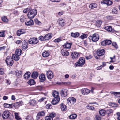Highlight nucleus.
<instances>
[{
  "label": "nucleus",
  "instance_id": "obj_17",
  "mask_svg": "<svg viewBox=\"0 0 120 120\" xmlns=\"http://www.w3.org/2000/svg\"><path fill=\"white\" fill-rule=\"evenodd\" d=\"M57 22L59 25L61 26H63L65 23L64 20L62 18L59 19L58 20Z\"/></svg>",
  "mask_w": 120,
  "mask_h": 120
},
{
  "label": "nucleus",
  "instance_id": "obj_43",
  "mask_svg": "<svg viewBox=\"0 0 120 120\" xmlns=\"http://www.w3.org/2000/svg\"><path fill=\"white\" fill-rule=\"evenodd\" d=\"M106 112V113L108 115H109L113 111L112 109H107Z\"/></svg>",
  "mask_w": 120,
  "mask_h": 120
},
{
  "label": "nucleus",
  "instance_id": "obj_3",
  "mask_svg": "<svg viewBox=\"0 0 120 120\" xmlns=\"http://www.w3.org/2000/svg\"><path fill=\"white\" fill-rule=\"evenodd\" d=\"M85 62V59L83 57H81L79 58L78 61L75 63V66L76 67H82L84 65Z\"/></svg>",
  "mask_w": 120,
  "mask_h": 120
},
{
  "label": "nucleus",
  "instance_id": "obj_35",
  "mask_svg": "<svg viewBox=\"0 0 120 120\" xmlns=\"http://www.w3.org/2000/svg\"><path fill=\"white\" fill-rule=\"evenodd\" d=\"M22 52V51L21 50L19 49H17L15 51V54L19 56L21 55Z\"/></svg>",
  "mask_w": 120,
  "mask_h": 120
},
{
  "label": "nucleus",
  "instance_id": "obj_1",
  "mask_svg": "<svg viewBox=\"0 0 120 120\" xmlns=\"http://www.w3.org/2000/svg\"><path fill=\"white\" fill-rule=\"evenodd\" d=\"M59 94L58 92L54 91L52 93V95L54 98L52 100L51 103L53 105H55L57 103L60 101V98L59 96Z\"/></svg>",
  "mask_w": 120,
  "mask_h": 120
},
{
  "label": "nucleus",
  "instance_id": "obj_23",
  "mask_svg": "<svg viewBox=\"0 0 120 120\" xmlns=\"http://www.w3.org/2000/svg\"><path fill=\"white\" fill-rule=\"evenodd\" d=\"M34 24L33 21L31 19H30L29 21L25 22V24L27 26L32 25Z\"/></svg>",
  "mask_w": 120,
  "mask_h": 120
},
{
  "label": "nucleus",
  "instance_id": "obj_4",
  "mask_svg": "<svg viewBox=\"0 0 120 120\" xmlns=\"http://www.w3.org/2000/svg\"><path fill=\"white\" fill-rule=\"evenodd\" d=\"M89 40H92L94 42H96L98 41L99 39L98 35L96 33H94L92 35H91L89 37Z\"/></svg>",
  "mask_w": 120,
  "mask_h": 120
},
{
  "label": "nucleus",
  "instance_id": "obj_22",
  "mask_svg": "<svg viewBox=\"0 0 120 120\" xmlns=\"http://www.w3.org/2000/svg\"><path fill=\"white\" fill-rule=\"evenodd\" d=\"M38 73L36 71H34L32 73L31 76L33 78L36 79L38 77Z\"/></svg>",
  "mask_w": 120,
  "mask_h": 120
},
{
  "label": "nucleus",
  "instance_id": "obj_12",
  "mask_svg": "<svg viewBox=\"0 0 120 120\" xmlns=\"http://www.w3.org/2000/svg\"><path fill=\"white\" fill-rule=\"evenodd\" d=\"M37 104V102L35 100L32 99L29 101L28 104L30 106H34L36 105Z\"/></svg>",
  "mask_w": 120,
  "mask_h": 120
},
{
  "label": "nucleus",
  "instance_id": "obj_14",
  "mask_svg": "<svg viewBox=\"0 0 120 120\" xmlns=\"http://www.w3.org/2000/svg\"><path fill=\"white\" fill-rule=\"evenodd\" d=\"M96 53L98 56H101L104 55L105 53V51L104 49L98 50L96 52Z\"/></svg>",
  "mask_w": 120,
  "mask_h": 120
},
{
  "label": "nucleus",
  "instance_id": "obj_7",
  "mask_svg": "<svg viewBox=\"0 0 120 120\" xmlns=\"http://www.w3.org/2000/svg\"><path fill=\"white\" fill-rule=\"evenodd\" d=\"M28 42L30 44H36L38 43V40L36 38H32L28 40Z\"/></svg>",
  "mask_w": 120,
  "mask_h": 120
},
{
  "label": "nucleus",
  "instance_id": "obj_58",
  "mask_svg": "<svg viewBox=\"0 0 120 120\" xmlns=\"http://www.w3.org/2000/svg\"><path fill=\"white\" fill-rule=\"evenodd\" d=\"M46 99V98L45 97H42L38 100V101L39 102H41L42 101H44Z\"/></svg>",
  "mask_w": 120,
  "mask_h": 120
},
{
  "label": "nucleus",
  "instance_id": "obj_52",
  "mask_svg": "<svg viewBox=\"0 0 120 120\" xmlns=\"http://www.w3.org/2000/svg\"><path fill=\"white\" fill-rule=\"evenodd\" d=\"M31 9V8H28L26 9H25L23 10V13H27V12H28Z\"/></svg>",
  "mask_w": 120,
  "mask_h": 120
},
{
  "label": "nucleus",
  "instance_id": "obj_26",
  "mask_svg": "<svg viewBox=\"0 0 120 120\" xmlns=\"http://www.w3.org/2000/svg\"><path fill=\"white\" fill-rule=\"evenodd\" d=\"M19 55L17 54H14L13 55L12 58L15 60L18 61L19 59Z\"/></svg>",
  "mask_w": 120,
  "mask_h": 120
},
{
  "label": "nucleus",
  "instance_id": "obj_18",
  "mask_svg": "<svg viewBox=\"0 0 120 120\" xmlns=\"http://www.w3.org/2000/svg\"><path fill=\"white\" fill-rule=\"evenodd\" d=\"M45 112L44 111H41L38 112L36 116L37 119H40V116H43L45 114Z\"/></svg>",
  "mask_w": 120,
  "mask_h": 120
},
{
  "label": "nucleus",
  "instance_id": "obj_19",
  "mask_svg": "<svg viewBox=\"0 0 120 120\" xmlns=\"http://www.w3.org/2000/svg\"><path fill=\"white\" fill-rule=\"evenodd\" d=\"M61 52L62 55L65 56H68L69 54L68 52L65 50L64 49H62L61 50Z\"/></svg>",
  "mask_w": 120,
  "mask_h": 120
},
{
  "label": "nucleus",
  "instance_id": "obj_60",
  "mask_svg": "<svg viewBox=\"0 0 120 120\" xmlns=\"http://www.w3.org/2000/svg\"><path fill=\"white\" fill-rule=\"evenodd\" d=\"M101 44L102 46H104L106 45V44L105 40L102 41L101 43Z\"/></svg>",
  "mask_w": 120,
  "mask_h": 120
},
{
  "label": "nucleus",
  "instance_id": "obj_30",
  "mask_svg": "<svg viewBox=\"0 0 120 120\" xmlns=\"http://www.w3.org/2000/svg\"><path fill=\"white\" fill-rule=\"evenodd\" d=\"M60 108L62 111H65L67 110V106L65 105H64L63 103H62L60 104Z\"/></svg>",
  "mask_w": 120,
  "mask_h": 120
},
{
  "label": "nucleus",
  "instance_id": "obj_56",
  "mask_svg": "<svg viewBox=\"0 0 120 120\" xmlns=\"http://www.w3.org/2000/svg\"><path fill=\"white\" fill-rule=\"evenodd\" d=\"M4 107L7 108H10L9 105L8 103H4Z\"/></svg>",
  "mask_w": 120,
  "mask_h": 120
},
{
  "label": "nucleus",
  "instance_id": "obj_11",
  "mask_svg": "<svg viewBox=\"0 0 120 120\" xmlns=\"http://www.w3.org/2000/svg\"><path fill=\"white\" fill-rule=\"evenodd\" d=\"M90 90L87 88H84L81 90V92L83 95H87L90 93Z\"/></svg>",
  "mask_w": 120,
  "mask_h": 120
},
{
  "label": "nucleus",
  "instance_id": "obj_8",
  "mask_svg": "<svg viewBox=\"0 0 120 120\" xmlns=\"http://www.w3.org/2000/svg\"><path fill=\"white\" fill-rule=\"evenodd\" d=\"M46 75L49 79H51L53 76V72L51 71H46Z\"/></svg>",
  "mask_w": 120,
  "mask_h": 120
},
{
  "label": "nucleus",
  "instance_id": "obj_15",
  "mask_svg": "<svg viewBox=\"0 0 120 120\" xmlns=\"http://www.w3.org/2000/svg\"><path fill=\"white\" fill-rule=\"evenodd\" d=\"M28 44L27 42H26L25 41H23L22 46V49L23 50H25L28 48Z\"/></svg>",
  "mask_w": 120,
  "mask_h": 120
},
{
  "label": "nucleus",
  "instance_id": "obj_37",
  "mask_svg": "<svg viewBox=\"0 0 120 120\" xmlns=\"http://www.w3.org/2000/svg\"><path fill=\"white\" fill-rule=\"evenodd\" d=\"M77 116V115L76 114H73L69 116V118L70 119H75Z\"/></svg>",
  "mask_w": 120,
  "mask_h": 120
},
{
  "label": "nucleus",
  "instance_id": "obj_51",
  "mask_svg": "<svg viewBox=\"0 0 120 120\" xmlns=\"http://www.w3.org/2000/svg\"><path fill=\"white\" fill-rule=\"evenodd\" d=\"M112 11L113 13L115 14H116L117 13L118 11L116 8H114L112 9Z\"/></svg>",
  "mask_w": 120,
  "mask_h": 120
},
{
  "label": "nucleus",
  "instance_id": "obj_31",
  "mask_svg": "<svg viewBox=\"0 0 120 120\" xmlns=\"http://www.w3.org/2000/svg\"><path fill=\"white\" fill-rule=\"evenodd\" d=\"M15 74L16 76L19 77L21 76L22 75V71H15Z\"/></svg>",
  "mask_w": 120,
  "mask_h": 120
},
{
  "label": "nucleus",
  "instance_id": "obj_40",
  "mask_svg": "<svg viewBox=\"0 0 120 120\" xmlns=\"http://www.w3.org/2000/svg\"><path fill=\"white\" fill-rule=\"evenodd\" d=\"M15 118L16 120H20L21 118L18 115V113H17L15 112L14 113Z\"/></svg>",
  "mask_w": 120,
  "mask_h": 120
},
{
  "label": "nucleus",
  "instance_id": "obj_36",
  "mask_svg": "<svg viewBox=\"0 0 120 120\" xmlns=\"http://www.w3.org/2000/svg\"><path fill=\"white\" fill-rule=\"evenodd\" d=\"M35 82L34 80L32 79H30L28 82V83L30 85H33L35 84Z\"/></svg>",
  "mask_w": 120,
  "mask_h": 120
},
{
  "label": "nucleus",
  "instance_id": "obj_44",
  "mask_svg": "<svg viewBox=\"0 0 120 120\" xmlns=\"http://www.w3.org/2000/svg\"><path fill=\"white\" fill-rule=\"evenodd\" d=\"M85 57L87 60H88L91 59L92 57V56L91 55H89L85 56Z\"/></svg>",
  "mask_w": 120,
  "mask_h": 120
},
{
  "label": "nucleus",
  "instance_id": "obj_32",
  "mask_svg": "<svg viewBox=\"0 0 120 120\" xmlns=\"http://www.w3.org/2000/svg\"><path fill=\"white\" fill-rule=\"evenodd\" d=\"M99 113L101 116H104L106 113V112L105 110L102 109L99 111Z\"/></svg>",
  "mask_w": 120,
  "mask_h": 120
},
{
  "label": "nucleus",
  "instance_id": "obj_34",
  "mask_svg": "<svg viewBox=\"0 0 120 120\" xmlns=\"http://www.w3.org/2000/svg\"><path fill=\"white\" fill-rule=\"evenodd\" d=\"M71 36L74 38L77 37L79 35V34L78 32L75 33H72L71 34Z\"/></svg>",
  "mask_w": 120,
  "mask_h": 120
},
{
  "label": "nucleus",
  "instance_id": "obj_53",
  "mask_svg": "<svg viewBox=\"0 0 120 120\" xmlns=\"http://www.w3.org/2000/svg\"><path fill=\"white\" fill-rule=\"evenodd\" d=\"M5 31H3L2 32L0 31V37H4L5 36Z\"/></svg>",
  "mask_w": 120,
  "mask_h": 120
},
{
  "label": "nucleus",
  "instance_id": "obj_41",
  "mask_svg": "<svg viewBox=\"0 0 120 120\" xmlns=\"http://www.w3.org/2000/svg\"><path fill=\"white\" fill-rule=\"evenodd\" d=\"M109 105L112 107H116L117 106V105L115 103H109Z\"/></svg>",
  "mask_w": 120,
  "mask_h": 120
},
{
  "label": "nucleus",
  "instance_id": "obj_46",
  "mask_svg": "<svg viewBox=\"0 0 120 120\" xmlns=\"http://www.w3.org/2000/svg\"><path fill=\"white\" fill-rule=\"evenodd\" d=\"M20 21L22 22H23L26 20V18L23 16H21L20 19Z\"/></svg>",
  "mask_w": 120,
  "mask_h": 120
},
{
  "label": "nucleus",
  "instance_id": "obj_10",
  "mask_svg": "<svg viewBox=\"0 0 120 120\" xmlns=\"http://www.w3.org/2000/svg\"><path fill=\"white\" fill-rule=\"evenodd\" d=\"M76 102V99L75 98L73 97H71L68 98L67 100V102L69 103H70L71 104H74Z\"/></svg>",
  "mask_w": 120,
  "mask_h": 120
},
{
  "label": "nucleus",
  "instance_id": "obj_13",
  "mask_svg": "<svg viewBox=\"0 0 120 120\" xmlns=\"http://www.w3.org/2000/svg\"><path fill=\"white\" fill-rule=\"evenodd\" d=\"M60 93L61 95L63 97L66 96L67 94V89L64 88L61 90Z\"/></svg>",
  "mask_w": 120,
  "mask_h": 120
},
{
  "label": "nucleus",
  "instance_id": "obj_25",
  "mask_svg": "<svg viewBox=\"0 0 120 120\" xmlns=\"http://www.w3.org/2000/svg\"><path fill=\"white\" fill-rule=\"evenodd\" d=\"M50 55L49 52L48 51H45L42 53V55L43 57H48Z\"/></svg>",
  "mask_w": 120,
  "mask_h": 120
},
{
  "label": "nucleus",
  "instance_id": "obj_39",
  "mask_svg": "<svg viewBox=\"0 0 120 120\" xmlns=\"http://www.w3.org/2000/svg\"><path fill=\"white\" fill-rule=\"evenodd\" d=\"M105 29L108 31L111 32L112 30V28L111 26H106L105 27Z\"/></svg>",
  "mask_w": 120,
  "mask_h": 120
},
{
  "label": "nucleus",
  "instance_id": "obj_50",
  "mask_svg": "<svg viewBox=\"0 0 120 120\" xmlns=\"http://www.w3.org/2000/svg\"><path fill=\"white\" fill-rule=\"evenodd\" d=\"M105 41L106 45H109L111 43V42L110 40H106Z\"/></svg>",
  "mask_w": 120,
  "mask_h": 120
},
{
  "label": "nucleus",
  "instance_id": "obj_64",
  "mask_svg": "<svg viewBox=\"0 0 120 120\" xmlns=\"http://www.w3.org/2000/svg\"><path fill=\"white\" fill-rule=\"evenodd\" d=\"M117 114L118 116L117 117V119L120 120V113L118 112L117 113Z\"/></svg>",
  "mask_w": 120,
  "mask_h": 120
},
{
  "label": "nucleus",
  "instance_id": "obj_9",
  "mask_svg": "<svg viewBox=\"0 0 120 120\" xmlns=\"http://www.w3.org/2000/svg\"><path fill=\"white\" fill-rule=\"evenodd\" d=\"M55 116V113L52 112L49 114V116H47L45 117V120H52L53 118Z\"/></svg>",
  "mask_w": 120,
  "mask_h": 120
},
{
  "label": "nucleus",
  "instance_id": "obj_55",
  "mask_svg": "<svg viewBox=\"0 0 120 120\" xmlns=\"http://www.w3.org/2000/svg\"><path fill=\"white\" fill-rule=\"evenodd\" d=\"M61 38H59L54 40V41L55 42H58L61 41Z\"/></svg>",
  "mask_w": 120,
  "mask_h": 120
},
{
  "label": "nucleus",
  "instance_id": "obj_45",
  "mask_svg": "<svg viewBox=\"0 0 120 120\" xmlns=\"http://www.w3.org/2000/svg\"><path fill=\"white\" fill-rule=\"evenodd\" d=\"M88 35L87 34H84L80 36V38L82 39H83L85 38H86Z\"/></svg>",
  "mask_w": 120,
  "mask_h": 120
},
{
  "label": "nucleus",
  "instance_id": "obj_54",
  "mask_svg": "<svg viewBox=\"0 0 120 120\" xmlns=\"http://www.w3.org/2000/svg\"><path fill=\"white\" fill-rule=\"evenodd\" d=\"M46 107L48 109H51L52 107V106L51 104H49L46 105Z\"/></svg>",
  "mask_w": 120,
  "mask_h": 120
},
{
  "label": "nucleus",
  "instance_id": "obj_2",
  "mask_svg": "<svg viewBox=\"0 0 120 120\" xmlns=\"http://www.w3.org/2000/svg\"><path fill=\"white\" fill-rule=\"evenodd\" d=\"M37 13V10L35 9L30 10L27 14V16L29 18L32 19L36 15Z\"/></svg>",
  "mask_w": 120,
  "mask_h": 120
},
{
  "label": "nucleus",
  "instance_id": "obj_47",
  "mask_svg": "<svg viewBox=\"0 0 120 120\" xmlns=\"http://www.w3.org/2000/svg\"><path fill=\"white\" fill-rule=\"evenodd\" d=\"M35 22L38 25H41L42 24V23L40 21H38L37 19H35Z\"/></svg>",
  "mask_w": 120,
  "mask_h": 120
},
{
  "label": "nucleus",
  "instance_id": "obj_24",
  "mask_svg": "<svg viewBox=\"0 0 120 120\" xmlns=\"http://www.w3.org/2000/svg\"><path fill=\"white\" fill-rule=\"evenodd\" d=\"M52 36V34L51 33H49L45 36V40L50 39Z\"/></svg>",
  "mask_w": 120,
  "mask_h": 120
},
{
  "label": "nucleus",
  "instance_id": "obj_6",
  "mask_svg": "<svg viewBox=\"0 0 120 120\" xmlns=\"http://www.w3.org/2000/svg\"><path fill=\"white\" fill-rule=\"evenodd\" d=\"M5 61L8 65L12 66L13 63V60L11 56H8L6 58Z\"/></svg>",
  "mask_w": 120,
  "mask_h": 120
},
{
  "label": "nucleus",
  "instance_id": "obj_20",
  "mask_svg": "<svg viewBox=\"0 0 120 120\" xmlns=\"http://www.w3.org/2000/svg\"><path fill=\"white\" fill-rule=\"evenodd\" d=\"M39 78L40 79V81L41 82H44L45 79V75L43 74H41L39 75Z\"/></svg>",
  "mask_w": 120,
  "mask_h": 120
},
{
  "label": "nucleus",
  "instance_id": "obj_42",
  "mask_svg": "<svg viewBox=\"0 0 120 120\" xmlns=\"http://www.w3.org/2000/svg\"><path fill=\"white\" fill-rule=\"evenodd\" d=\"M23 103L22 101L17 102L15 104V105L19 107L20 106H21L23 105Z\"/></svg>",
  "mask_w": 120,
  "mask_h": 120
},
{
  "label": "nucleus",
  "instance_id": "obj_16",
  "mask_svg": "<svg viewBox=\"0 0 120 120\" xmlns=\"http://www.w3.org/2000/svg\"><path fill=\"white\" fill-rule=\"evenodd\" d=\"M101 3L104 4L109 6L112 5L113 2L112 1L109 0H103L101 2Z\"/></svg>",
  "mask_w": 120,
  "mask_h": 120
},
{
  "label": "nucleus",
  "instance_id": "obj_38",
  "mask_svg": "<svg viewBox=\"0 0 120 120\" xmlns=\"http://www.w3.org/2000/svg\"><path fill=\"white\" fill-rule=\"evenodd\" d=\"M101 23L102 21L101 20H97L96 22V25L98 27H100Z\"/></svg>",
  "mask_w": 120,
  "mask_h": 120
},
{
  "label": "nucleus",
  "instance_id": "obj_28",
  "mask_svg": "<svg viewBox=\"0 0 120 120\" xmlns=\"http://www.w3.org/2000/svg\"><path fill=\"white\" fill-rule=\"evenodd\" d=\"M25 33L23 29H20L18 30L17 32V34L18 36H20L21 34H24Z\"/></svg>",
  "mask_w": 120,
  "mask_h": 120
},
{
  "label": "nucleus",
  "instance_id": "obj_61",
  "mask_svg": "<svg viewBox=\"0 0 120 120\" xmlns=\"http://www.w3.org/2000/svg\"><path fill=\"white\" fill-rule=\"evenodd\" d=\"M112 45L113 46H114L115 48H117V44L115 42L113 43H112Z\"/></svg>",
  "mask_w": 120,
  "mask_h": 120
},
{
  "label": "nucleus",
  "instance_id": "obj_63",
  "mask_svg": "<svg viewBox=\"0 0 120 120\" xmlns=\"http://www.w3.org/2000/svg\"><path fill=\"white\" fill-rule=\"evenodd\" d=\"M112 94H114L115 96H116L120 94V92H113Z\"/></svg>",
  "mask_w": 120,
  "mask_h": 120
},
{
  "label": "nucleus",
  "instance_id": "obj_48",
  "mask_svg": "<svg viewBox=\"0 0 120 120\" xmlns=\"http://www.w3.org/2000/svg\"><path fill=\"white\" fill-rule=\"evenodd\" d=\"M39 39L41 41H45V36L43 37L42 36H41L39 37Z\"/></svg>",
  "mask_w": 120,
  "mask_h": 120
},
{
  "label": "nucleus",
  "instance_id": "obj_27",
  "mask_svg": "<svg viewBox=\"0 0 120 120\" xmlns=\"http://www.w3.org/2000/svg\"><path fill=\"white\" fill-rule=\"evenodd\" d=\"M71 44L70 43L67 42L63 45V47L65 48L69 49L71 48Z\"/></svg>",
  "mask_w": 120,
  "mask_h": 120
},
{
  "label": "nucleus",
  "instance_id": "obj_29",
  "mask_svg": "<svg viewBox=\"0 0 120 120\" xmlns=\"http://www.w3.org/2000/svg\"><path fill=\"white\" fill-rule=\"evenodd\" d=\"M98 6L97 4L95 3H91L89 5V7L91 9L96 8Z\"/></svg>",
  "mask_w": 120,
  "mask_h": 120
},
{
  "label": "nucleus",
  "instance_id": "obj_5",
  "mask_svg": "<svg viewBox=\"0 0 120 120\" xmlns=\"http://www.w3.org/2000/svg\"><path fill=\"white\" fill-rule=\"evenodd\" d=\"M11 113L10 112L8 111H5L3 112L2 115V117L3 119H11Z\"/></svg>",
  "mask_w": 120,
  "mask_h": 120
},
{
  "label": "nucleus",
  "instance_id": "obj_57",
  "mask_svg": "<svg viewBox=\"0 0 120 120\" xmlns=\"http://www.w3.org/2000/svg\"><path fill=\"white\" fill-rule=\"evenodd\" d=\"M95 118L96 120H101V117L98 115H96Z\"/></svg>",
  "mask_w": 120,
  "mask_h": 120
},
{
  "label": "nucleus",
  "instance_id": "obj_21",
  "mask_svg": "<svg viewBox=\"0 0 120 120\" xmlns=\"http://www.w3.org/2000/svg\"><path fill=\"white\" fill-rule=\"evenodd\" d=\"M78 55L79 54L77 52H72L71 57L73 59H76L77 58Z\"/></svg>",
  "mask_w": 120,
  "mask_h": 120
},
{
  "label": "nucleus",
  "instance_id": "obj_62",
  "mask_svg": "<svg viewBox=\"0 0 120 120\" xmlns=\"http://www.w3.org/2000/svg\"><path fill=\"white\" fill-rule=\"evenodd\" d=\"M87 108L88 109L91 110H93L94 109V108L93 107L90 106H87Z\"/></svg>",
  "mask_w": 120,
  "mask_h": 120
},
{
  "label": "nucleus",
  "instance_id": "obj_59",
  "mask_svg": "<svg viewBox=\"0 0 120 120\" xmlns=\"http://www.w3.org/2000/svg\"><path fill=\"white\" fill-rule=\"evenodd\" d=\"M4 69L3 68H0V74L2 75L4 74Z\"/></svg>",
  "mask_w": 120,
  "mask_h": 120
},
{
  "label": "nucleus",
  "instance_id": "obj_33",
  "mask_svg": "<svg viewBox=\"0 0 120 120\" xmlns=\"http://www.w3.org/2000/svg\"><path fill=\"white\" fill-rule=\"evenodd\" d=\"M31 73L30 72H28L26 73L24 75V77L25 79H28L30 76Z\"/></svg>",
  "mask_w": 120,
  "mask_h": 120
},
{
  "label": "nucleus",
  "instance_id": "obj_49",
  "mask_svg": "<svg viewBox=\"0 0 120 120\" xmlns=\"http://www.w3.org/2000/svg\"><path fill=\"white\" fill-rule=\"evenodd\" d=\"M2 20L4 22H7L8 21V19L5 17H4L2 18Z\"/></svg>",
  "mask_w": 120,
  "mask_h": 120
}]
</instances>
